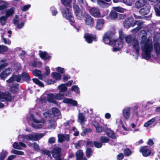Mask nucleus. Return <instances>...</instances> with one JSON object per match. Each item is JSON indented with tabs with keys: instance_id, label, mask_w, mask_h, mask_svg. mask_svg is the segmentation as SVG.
Wrapping results in <instances>:
<instances>
[{
	"instance_id": "obj_1",
	"label": "nucleus",
	"mask_w": 160,
	"mask_h": 160,
	"mask_svg": "<svg viewBox=\"0 0 160 160\" xmlns=\"http://www.w3.org/2000/svg\"><path fill=\"white\" fill-rule=\"evenodd\" d=\"M141 32L144 34L141 37L140 42L142 56L144 59H148L151 57V53L153 49L152 42L151 40L147 38L145 31H141Z\"/></svg>"
},
{
	"instance_id": "obj_2",
	"label": "nucleus",
	"mask_w": 160,
	"mask_h": 160,
	"mask_svg": "<svg viewBox=\"0 0 160 160\" xmlns=\"http://www.w3.org/2000/svg\"><path fill=\"white\" fill-rule=\"evenodd\" d=\"M113 33L111 31H108L106 32L103 38V40L104 42L106 44L109 45L115 46L113 48V51L116 52L119 51L122 47V42L120 41H116L112 38Z\"/></svg>"
},
{
	"instance_id": "obj_3",
	"label": "nucleus",
	"mask_w": 160,
	"mask_h": 160,
	"mask_svg": "<svg viewBox=\"0 0 160 160\" xmlns=\"http://www.w3.org/2000/svg\"><path fill=\"white\" fill-rule=\"evenodd\" d=\"M62 3L65 6H68L69 8H67V11L63 10L62 13L63 17L69 20L72 22H73L74 19L71 12V2L72 0H61ZM75 1V0H73Z\"/></svg>"
},
{
	"instance_id": "obj_4",
	"label": "nucleus",
	"mask_w": 160,
	"mask_h": 160,
	"mask_svg": "<svg viewBox=\"0 0 160 160\" xmlns=\"http://www.w3.org/2000/svg\"><path fill=\"white\" fill-rule=\"evenodd\" d=\"M44 134L43 133H39L32 135L30 134L27 135H22L19 136V137L22 138L23 140H38L42 137Z\"/></svg>"
},
{
	"instance_id": "obj_5",
	"label": "nucleus",
	"mask_w": 160,
	"mask_h": 160,
	"mask_svg": "<svg viewBox=\"0 0 160 160\" xmlns=\"http://www.w3.org/2000/svg\"><path fill=\"white\" fill-rule=\"evenodd\" d=\"M14 98V97L12 96L8 92L5 93L0 92V101L4 102L5 101H11Z\"/></svg>"
},
{
	"instance_id": "obj_6",
	"label": "nucleus",
	"mask_w": 160,
	"mask_h": 160,
	"mask_svg": "<svg viewBox=\"0 0 160 160\" xmlns=\"http://www.w3.org/2000/svg\"><path fill=\"white\" fill-rule=\"evenodd\" d=\"M33 120L34 122L32 123V126L35 128L39 129L41 128L43 125H45V121L43 119L39 121L34 118Z\"/></svg>"
},
{
	"instance_id": "obj_7",
	"label": "nucleus",
	"mask_w": 160,
	"mask_h": 160,
	"mask_svg": "<svg viewBox=\"0 0 160 160\" xmlns=\"http://www.w3.org/2000/svg\"><path fill=\"white\" fill-rule=\"evenodd\" d=\"M135 25H137L136 28L131 30V31L133 33L138 32L143 27V23L140 21H136L132 25V27H134Z\"/></svg>"
},
{
	"instance_id": "obj_8",
	"label": "nucleus",
	"mask_w": 160,
	"mask_h": 160,
	"mask_svg": "<svg viewBox=\"0 0 160 160\" xmlns=\"http://www.w3.org/2000/svg\"><path fill=\"white\" fill-rule=\"evenodd\" d=\"M84 38L88 43H91L93 41H96L97 39L96 35L88 33H86L84 34Z\"/></svg>"
},
{
	"instance_id": "obj_9",
	"label": "nucleus",
	"mask_w": 160,
	"mask_h": 160,
	"mask_svg": "<svg viewBox=\"0 0 160 160\" xmlns=\"http://www.w3.org/2000/svg\"><path fill=\"white\" fill-rule=\"evenodd\" d=\"M122 114L125 120H129L131 115L130 108L126 107L124 108L122 111Z\"/></svg>"
},
{
	"instance_id": "obj_10",
	"label": "nucleus",
	"mask_w": 160,
	"mask_h": 160,
	"mask_svg": "<svg viewBox=\"0 0 160 160\" xmlns=\"http://www.w3.org/2000/svg\"><path fill=\"white\" fill-rule=\"evenodd\" d=\"M61 148L59 147H56L52 152V156L56 160L60 158L61 155Z\"/></svg>"
},
{
	"instance_id": "obj_11",
	"label": "nucleus",
	"mask_w": 160,
	"mask_h": 160,
	"mask_svg": "<svg viewBox=\"0 0 160 160\" xmlns=\"http://www.w3.org/2000/svg\"><path fill=\"white\" fill-rule=\"evenodd\" d=\"M85 24L89 27L92 28L94 25L93 18L89 15H87L85 20Z\"/></svg>"
},
{
	"instance_id": "obj_12",
	"label": "nucleus",
	"mask_w": 160,
	"mask_h": 160,
	"mask_svg": "<svg viewBox=\"0 0 160 160\" xmlns=\"http://www.w3.org/2000/svg\"><path fill=\"white\" fill-rule=\"evenodd\" d=\"M57 125L56 121L53 119H51L49 120L48 123H45V126L48 129H55Z\"/></svg>"
},
{
	"instance_id": "obj_13",
	"label": "nucleus",
	"mask_w": 160,
	"mask_h": 160,
	"mask_svg": "<svg viewBox=\"0 0 160 160\" xmlns=\"http://www.w3.org/2000/svg\"><path fill=\"white\" fill-rule=\"evenodd\" d=\"M133 21V19L132 17H130L127 18L125 19L123 22L124 27L126 28H128L131 26L132 27L133 24H134Z\"/></svg>"
},
{
	"instance_id": "obj_14",
	"label": "nucleus",
	"mask_w": 160,
	"mask_h": 160,
	"mask_svg": "<svg viewBox=\"0 0 160 160\" xmlns=\"http://www.w3.org/2000/svg\"><path fill=\"white\" fill-rule=\"evenodd\" d=\"M151 7L149 5H147L145 7L141 9L139 11V13L142 15H148L150 12Z\"/></svg>"
},
{
	"instance_id": "obj_15",
	"label": "nucleus",
	"mask_w": 160,
	"mask_h": 160,
	"mask_svg": "<svg viewBox=\"0 0 160 160\" xmlns=\"http://www.w3.org/2000/svg\"><path fill=\"white\" fill-rule=\"evenodd\" d=\"M90 14L94 17L98 18L100 16L99 10L95 8H92L89 10Z\"/></svg>"
},
{
	"instance_id": "obj_16",
	"label": "nucleus",
	"mask_w": 160,
	"mask_h": 160,
	"mask_svg": "<svg viewBox=\"0 0 160 160\" xmlns=\"http://www.w3.org/2000/svg\"><path fill=\"white\" fill-rule=\"evenodd\" d=\"M132 45L133 48L136 51V53L137 55L138 54L140 49L139 42L136 39L135 40L132 42Z\"/></svg>"
},
{
	"instance_id": "obj_17",
	"label": "nucleus",
	"mask_w": 160,
	"mask_h": 160,
	"mask_svg": "<svg viewBox=\"0 0 160 160\" xmlns=\"http://www.w3.org/2000/svg\"><path fill=\"white\" fill-rule=\"evenodd\" d=\"M12 69L10 68H7L5 69L0 75L1 79L5 78L8 76L11 72Z\"/></svg>"
},
{
	"instance_id": "obj_18",
	"label": "nucleus",
	"mask_w": 160,
	"mask_h": 160,
	"mask_svg": "<svg viewBox=\"0 0 160 160\" xmlns=\"http://www.w3.org/2000/svg\"><path fill=\"white\" fill-rule=\"evenodd\" d=\"M140 152H142L144 157H148L151 154L150 150L148 149L146 146L141 147L140 148Z\"/></svg>"
},
{
	"instance_id": "obj_19",
	"label": "nucleus",
	"mask_w": 160,
	"mask_h": 160,
	"mask_svg": "<svg viewBox=\"0 0 160 160\" xmlns=\"http://www.w3.org/2000/svg\"><path fill=\"white\" fill-rule=\"evenodd\" d=\"M148 5L147 3L146 0H138L137 1L135 5L136 8H139L144 6Z\"/></svg>"
},
{
	"instance_id": "obj_20",
	"label": "nucleus",
	"mask_w": 160,
	"mask_h": 160,
	"mask_svg": "<svg viewBox=\"0 0 160 160\" xmlns=\"http://www.w3.org/2000/svg\"><path fill=\"white\" fill-rule=\"evenodd\" d=\"M58 141L60 142H62L64 141H69V137L68 134H60L58 135Z\"/></svg>"
},
{
	"instance_id": "obj_21",
	"label": "nucleus",
	"mask_w": 160,
	"mask_h": 160,
	"mask_svg": "<svg viewBox=\"0 0 160 160\" xmlns=\"http://www.w3.org/2000/svg\"><path fill=\"white\" fill-rule=\"evenodd\" d=\"M12 146L15 149L21 150L22 149V147L26 148V145L25 143L22 142H19V143L15 142L13 144Z\"/></svg>"
},
{
	"instance_id": "obj_22",
	"label": "nucleus",
	"mask_w": 160,
	"mask_h": 160,
	"mask_svg": "<svg viewBox=\"0 0 160 160\" xmlns=\"http://www.w3.org/2000/svg\"><path fill=\"white\" fill-rule=\"evenodd\" d=\"M78 122L83 125L84 124L85 121V115L83 113H79L78 115Z\"/></svg>"
},
{
	"instance_id": "obj_23",
	"label": "nucleus",
	"mask_w": 160,
	"mask_h": 160,
	"mask_svg": "<svg viewBox=\"0 0 160 160\" xmlns=\"http://www.w3.org/2000/svg\"><path fill=\"white\" fill-rule=\"evenodd\" d=\"M21 79V77L20 76L14 75H13L9 79L7 80L6 82L8 83H11L14 81L19 82Z\"/></svg>"
},
{
	"instance_id": "obj_24",
	"label": "nucleus",
	"mask_w": 160,
	"mask_h": 160,
	"mask_svg": "<svg viewBox=\"0 0 160 160\" xmlns=\"http://www.w3.org/2000/svg\"><path fill=\"white\" fill-rule=\"evenodd\" d=\"M104 23V20L103 19H98L97 21V25L96 26V29L100 30L102 28Z\"/></svg>"
},
{
	"instance_id": "obj_25",
	"label": "nucleus",
	"mask_w": 160,
	"mask_h": 160,
	"mask_svg": "<svg viewBox=\"0 0 160 160\" xmlns=\"http://www.w3.org/2000/svg\"><path fill=\"white\" fill-rule=\"evenodd\" d=\"M63 102L71 104L75 106H77L78 104L77 101L68 98H64L63 100Z\"/></svg>"
},
{
	"instance_id": "obj_26",
	"label": "nucleus",
	"mask_w": 160,
	"mask_h": 160,
	"mask_svg": "<svg viewBox=\"0 0 160 160\" xmlns=\"http://www.w3.org/2000/svg\"><path fill=\"white\" fill-rule=\"evenodd\" d=\"M126 42L128 44H130L132 43V42H133L134 40L136 39V38L133 36L131 35L127 36L125 38Z\"/></svg>"
},
{
	"instance_id": "obj_27",
	"label": "nucleus",
	"mask_w": 160,
	"mask_h": 160,
	"mask_svg": "<svg viewBox=\"0 0 160 160\" xmlns=\"http://www.w3.org/2000/svg\"><path fill=\"white\" fill-rule=\"evenodd\" d=\"M105 131L107 135L111 138L114 139L116 138V136L113 131L111 130L110 128H105Z\"/></svg>"
},
{
	"instance_id": "obj_28",
	"label": "nucleus",
	"mask_w": 160,
	"mask_h": 160,
	"mask_svg": "<svg viewBox=\"0 0 160 160\" xmlns=\"http://www.w3.org/2000/svg\"><path fill=\"white\" fill-rule=\"evenodd\" d=\"M15 10V8L13 7H11L6 11L5 16L8 18L10 16L12 15L14 13Z\"/></svg>"
},
{
	"instance_id": "obj_29",
	"label": "nucleus",
	"mask_w": 160,
	"mask_h": 160,
	"mask_svg": "<svg viewBox=\"0 0 160 160\" xmlns=\"http://www.w3.org/2000/svg\"><path fill=\"white\" fill-rule=\"evenodd\" d=\"M97 2L98 5L102 7L105 8L109 6L108 3L104 2L102 0H97Z\"/></svg>"
},
{
	"instance_id": "obj_30",
	"label": "nucleus",
	"mask_w": 160,
	"mask_h": 160,
	"mask_svg": "<svg viewBox=\"0 0 160 160\" xmlns=\"http://www.w3.org/2000/svg\"><path fill=\"white\" fill-rule=\"evenodd\" d=\"M39 55L40 57L44 60H47L50 58V56L45 52L40 51Z\"/></svg>"
},
{
	"instance_id": "obj_31",
	"label": "nucleus",
	"mask_w": 160,
	"mask_h": 160,
	"mask_svg": "<svg viewBox=\"0 0 160 160\" xmlns=\"http://www.w3.org/2000/svg\"><path fill=\"white\" fill-rule=\"evenodd\" d=\"M113 10L121 13H123L126 11V10L120 6L114 7H112Z\"/></svg>"
},
{
	"instance_id": "obj_32",
	"label": "nucleus",
	"mask_w": 160,
	"mask_h": 160,
	"mask_svg": "<svg viewBox=\"0 0 160 160\" xmlns=\"http://www.w3.org/2000/svg\"><path fill=\"white\" fill-rule=\"evenodd\" d=\"M22 79L27 82L29 81L30 80V78L28 73L26 72H24L22 74Z\"/></svg>"
},
{
	"instance_id": "obj_33",
	"label": "nucleus",
	"mask_w": 160,
	"mask_h": 160,
	"mask_svg": "<svg viewBox=\"0 0 160 160\" xmlns=\"http://www.w3.org/2000/svg\"><path fill=\"white\" fill-rule=\"evenodd\" d=\"M8 18L6 16H2L0 17V23L3 26L6 24L7 20Z\"/></svg>"
},
{
	"instance_id": "obj_34",
	"label": "nucleus",
	"mask_w": 160,
	"mask_h": 160,
	"mask_svg": "<svg viewBox=\"0 0 160 160\" xmlns=\"http://www.w3.org/2000/svg\"><path fill=\"white\" fill-rule=\"evenodd\" d=\"M52 77L57 80H59L61 79V75L58 72H52L51 74Z\"/></svg>"
},
{
	"instance_id": "obj_35",
	"label": "nucleus",
	"mask_w": 160,
	"mask_h": 160,
	"mask_svg": "<svg viewBox=\"0 0 160 160\" xmlns=\"http://www.w3.org/2000/svg\"><path fill=\"white\" fill-rule=\"evenodd\" d=\"M18 89V84H13L10 87L11 91L14 93L17 92Z\"/></svg>"
},
{
	"instance_id": "obj_36",
	"label": "nucleus",
	"mask_w": 160,
	"mask_h": 160,
	"mask_svg": "<svg viewBox=\"0 0 160 160\" xmlns=\"http://www.w3.org/2000/svg\"><path fill=\"white\" fill-rule=\"evenodd\" d=\"M52 112L54 117L59 116L60 115L59 110L56 108H53L52 110Z\"/></svg>"
},
{
	"instance_id": "obj_37",
	"label": "nucleus",
	"mask_w": 160,
	"mask_h": 160,
	"mask_svg": "<svg viewBox=\"0 0 160 160\" xmlns=\"http://www.w3.org/2000/svg\"><path fill=\"white\" fill-rule=\"evenodd\" d=\"M82 151L81 150H78L76 153V156L77 160H82L83 156Z\"/></svg>"
},
{
	"instance_id": "obj_38",
	"label": "nucleus",
	"mask_w": 160,
	"mask_h": 160,
	"mask_svg": "<svg viewBox=\"0 0 160 160\" xmlns=\"http://www.w3.org/2000/svg\"><path fill=\"white\" fill-rule=\"evenodd\" d=\"M58 88L60 90V92H64L67 89L66 85L65 84H61L58 86Z\"/></svg>"
},
{
	"instance_id": "obj_39",
	"label": "nucleus",
	"mask_w": 160,
	"mask_h": 160,
	"mask_svg": "<svg viewBox=\"0 0 160 160\" xmlns=\"http://www.w3.org/2000/svg\"><path fill=\"white\" fill-rule=\"evenodd\" d=\"M109 16L112 19L114 20L118 17V13L114 11H111Z\"/></svg>"
},
{
	"instance_id": "obj_40",
	"label": "nucleus",
	"mask_w": 160,
	"mask_h": 160,
	"mask_svg": "<svg viewBox=\"0 0 160 160\" xmlns=\"http://www.w3.org/2000/svg\"><path fill=\"white\" fill-rule=\"evenodd\" d=\"M8 5L7 2L0 0V10L7 8Z\"/></svg>"
},
{
	"instance_id": "obj_41",
	"label": "nucleus",
	"mask_w": 160,
	"mask_h": 160,
	"mask_svg": "<svg viewBox=\"0 0 160 160\" xmlns=\"http://www.w3.org/2000/svg\"><path fill=\"white\" fill-rule=\"evenodd\" d=\"M47 99L49 102H54L55 95L53 94L48 95Z\"/></svg>"
},
{
	"instance_id": "obj_42",
	"label": "nucleus",
	"mask_w": 160,
	"mask_h": 160,
	"mask_svg": "<svg viewBox=\"0 0 160 160\" xmlns=\"http://www.w3.org/2000/svg\"><path fill=\"white\" fill-rule=\"evenodd\" d=\"M8 153L7 151L2 150V152L0 153V160H3L6 157Z\"/></svg>"
},
{
	"instance_id": "obj_43",
	"label": "nucleus",
	"mask_w": 160,
	"mask_h": 160,
	"mask_svg": "<svg viewBox=\"0 0 160 160\" xmlns=\"http://www.w3.org/2000/svg\"><path fill=\"white\" fill-rule=\"evenodd\" d=\"M156 118H153L150 120L146 122L144 124V126L145 127H148L150 125L152 124L155 121Z\"/></svg>"
},
{
	"instance_id": "obj_44",
	"label": "nucleus",
	"mask_w": 160,
	"mask_h": 160,
	"mask_svg": "<svg viewBox=\"0 0 160 160\" xmlns=\"http://www.w3.org/2000/svg\"><path fill=\"white\" fill-rule=\"evenodd\" d=\"M33 82L36 84L38 85L40 87H44V84L38 79L33 78L32 79Z\"/></svg>"
},
{
	"instance_id": "obj_45",
	"label": "nucleus",
	"mask_w": 160,
	"mask_h": 160,
	"mask_svg": "<svg viewBox=\"0 0 160 160\" xmlns=\"http://www.w3.org/2000/svg\"><path fill=\"white\" fill-rule=\"evenodd\" d=\"M11 153L19 155H22L24 154L23 152L13 149L11 151Z\"/></svg>"
},
{
	"instance_id": "obj_46",
	"label": "nucleus",
	"mask_w": 160,
	"mask_h": 160,
	"mask_svg": "<svg viewBox=\"0 0 160 160\" xmlns=\"http://www.w3.org/2000/svg\"><path fill=\"white\" fill-rule=\"evenodd\" d=\"M55 95V99L58 100H60L63 98L64 94L60 93L56 94Z\"/></svg>"
},
{
	"instance_id": "obj_47",
	"label": "nucleus",
	"mask_w": 160,
	"mask_h": 160,
	"mask_svg": "<svg viewBox=\"0 0 160 160\" xmlns=\"http://www.w3.org/2000/svg\"><path fill=\"white\" fill-rule=\"evenodd\" d=\"M8 49V48L7 47L4 45H0V53H3Z\"/></svg>"
},
{
	"instance_id": "obj_48",
	"label": "nucleus",
	"mask_w": 160,
	"mask_h": 160,
	"mask_svg": "<svg viewBox=\"0 0 160 160\" xmlns=\"http://www.w3.org/2000/svg\"><path fill=\"white\" fill-rule=\"evenodd\" d=\"M79 88L77 85H73L72 86L71 88V90L73 91L76 92L78 93L80 92Z\"/></svg>"
},
{
	"instance_id": "obj_49",
	"label": "nucleus",
	"mask_w": 160,
	"mask_h": 160,
	"mask_svg": "<svg viewBox=\"0 0 160 160\" xmlns=\"http://www.w3.org/2000/svg\"><path fill=\"white\" fill-rule=\"evenodd\" d=\"M92 131V129L91 128H86L84 129L82 132L81 134L82 136H84L86 135L88 132H90Z\"/></svg>"
},
{
	"instance_id": "obj_50",
	"label": "nucleus",
	"mask_w": 160,
	"mask_h": 160,
	"mask_svg": "<svg viewBox=\"0 0 160 160\" xmlns=\"http://www.w3.org/2000/svg\"><path fill=\"white\" fill-rule=\"evenodd\" d=\"M100 140L102 143L107 142L109 141V139L108 138L104 136L101 137Z\"/></svg>"
},
{
	"instance_id": "obj_51",
	"label": "nucleus",
	"mask_w": 160,
	"mask_h": 160,
	"mask_svg": "<svg viewBox=\"0 0 160 160\" xmlns=\"http://www.w3.org/2000/svg\"><path fill=\"white\" fill-rule=\"evenodd\" d=\"M32 73L35 76H38L41 73L40 70L35 69L32 71Z\"/></svg>"
},
{
	"instance_id": "obj_52",
	"label": "nucleus",
	"mask_w": 160,
	"mask_h": 160,
	"mask_svg": "<svg viewBox=\"0 0 160 160\" xmlns=\"http://www.w3.org/2000/svg\"><path fill=\"white\" fill-rule=\"evenodd\" d=\"M92 154V152L91 148H87L86 151V154L88 158H89Z\"/></svg>"
},
{
	"instance_id": "obj_53",
	"label": "nucleus",
	"mask_w": 160,
	"mask_h": 160,
	"mask_svg": "<svg viewBox=\"0 0 160 160\" xmlns=\"http://www.w3.org/2000/svg\"><path fill=\"white\" fill-rule=\"evenodd\" d=\"M94 143L95 147L97 148H100L102 146V144L101 142L98 141H95L94 142Z\"/></svg>"
},
{
	"instance_id": "obj_54",
	"label": "nucleus",
	"mask_w": 160,
	"mask_h": 160,
	"mask_svg": "<svg viewBox=\"0 0 160 160\" xmlns=\"http://www.w3.org/2000/svg\"><path fill=\"white\" fill-rule=\"evenodd\" d=\"M158 5L159 6V8L154 7V9L157 15L158 16H160V4H159Z\"/></svg>"
},
{
	"instance_id": "obj_55",
	"label": "nucleus",
	"mask_w": 160,
	"mask_h": 160,
	"mask_svg": "<svg viewBox=\"0 0 160 160\" xmlns=\"http://www.w3.org/2000/svg\"><path fill=\"white\" fill-rule=\"evenodd\" d=\"M124 153L125 156H128L131 154V152L129 149L127 148L124 150Z\"/></svg>"
},
{
	"instance_id": "obj_56",
	"label": "nucleus",
	"mask_w": 160,
	"mask_h": 160,
	"mask_svg": "<svg viewBox=\"0 0 160 160\" xmlns=\"http://www.w3.org/2000/svg\"><path fill=\"white\" fill-rule=\"evenodd\" d=\"M75 13H76V16L78 19H81L83 17V15L80 11Z\"/></svg>"
},
{
	"instance_id": "obj_57",
	"label": "nucleus",
	"mask_w": 160,
	"mask_h": 160,
	"mask_svg": "<svg viewBox=\"0 0 160 160\" xmlns=\"http://www.w3.org/2000/svg\"><path fill=\"white\" fill-rule=\"evenodd\" d=\"M119 33L120 39L118 40H117L116 41H120V40H121L122 42V39H123V36L122 31L121 30H119Z\"/></svg>"
},
{
	"instance_id": "obj_58",
	"label": "nucleus",
	"mask_w": 160,
	"mask_h": 160,
	"mask_svg": "<svg viewBox=\"0 0 160 160\" xmlns=\"http://www.w3.org/2000/svg\"><path fill=\"white\" fill-rule=\"evenodd\" d=\"M96 132L98 133H100L102 132L103 129L102 127L100 125L96 128Z\"/></svg>"
},
{
	"instance_id": "obj_59",
	"label": "nucleus",
	"mask_w": 160,
	"mask_h": 160,
	"mask_svg": "<svg viewBox=\"0 0 160 160\" xmlns=\"http://www.w3.org/2000/svg\"><path fill=\"white\" fill-rule=\"evenodd\" d=\"M31 6L30 5H28L24 6L21 8L22 11L23 12L26 11L28 10Z\"/></svg>"
},
{
	"instance_id": "obj_60",
	"label": "nucleus",
	"mask_w": 160,
	"mask_h": 160,
	"mask_svg": "<svg viewBox=\"0 0 160 160\" xmlns=\"http://www.w3.org/2000/svg\"><path fill=\"white\" fill-rule=\"evenodd\" d=\"M45 69L46 70V73L45 74L46 76L49 75L50 73V69L49 67L46 66L45 67Z\"/></svg>"
},
{
	"instance_id": "obj_61",
	"label": "nucleus",
	"mask_w": 160,
	"mask_h": 160,
	"mask_svg": "<svg viewBox=\"0 0 160 160\" xmlns=\"http://www.w3.org/2000/svg\"><path fill=\"white\" fill-rule=\"evenodd\" d=\"M122 1L123 3L128 6H131L132 4L129 0H122Z\"/></svg>"
},
{
	"instance_id": "obj_62",
	"label": "nucleus",
	"mask_w": 160,
	"mask_h": 160,
	"mask_svg": "<svg viewBox=\"0 0 160 160\" xmlns=\"http://www.w3.org/2000/svg\"><path fill=\"white\" fill-rule=\"evenodd\" d=\"M57 70L58 72H59L62 73H63L64 72V68H61L60 67L57 68Z\"/></svg>"
},
{
	"instance_id": "obj_63",
	"label": "nucleus",
	"mask_w": 160,
	"mask_h": 160,
	"mask_svg": "<svg viewBox=\"0 0 160 160\" xmlns=\"http://www.w3.org/2000/svg\"><path fill=\"white\" fill-rule=\"evenodd\" d=\"M73 8L75 10V13L80 11L79 7L77 5H73Z\"/></svg>"
},
{
	"instance_id": "obj_64",
	"label": "nucleus",
	"mask_w": 160,
	"mask_h": 160,
	"mask_svg": "<svg viewBox=\"0 0 160 160\" xmlns=\"http://www.w3.org/2000/svg\"><path fill=\"white\" fill-rule=\"evenodd\" d=\"M124 156L122 153H121L118 155L117 158L118 160H121L123 158Z\"/></svg>"
}]
</instances>
